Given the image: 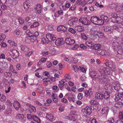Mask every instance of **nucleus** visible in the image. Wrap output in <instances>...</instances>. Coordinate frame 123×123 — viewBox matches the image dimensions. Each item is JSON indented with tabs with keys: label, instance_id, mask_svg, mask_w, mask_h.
<instances>
[{
	"label": "nucleus",
	"instance_id": "f257e3e1",
	"mask_svg": "<svg viewBox=\"0 0 123 123\" xmlns=\"http://www.w3.org/2000/svg\"><path fill=\"white\" fill-rule=\"evenodd\" d=\"M90 20L92 23L96 25H102L104 23L103 20L99 19L96 17H92L91 18Z\"/></svg>",
	"mask_w": 123,
	"mask_h": 123
},
{
	"label": "nucleus",
	"instance_id": "f03ea898",
	"mask_svg": "<svg viewBox=\"0 0 123 123\" xmlns=\"http://www.w3.org/2000/svg\"><path fill=\"white\" fill-rule=\"evenodd\" d=\"M78 18L76 17L71 18L68 21V24L70 26H73L74 27L78 25Z\"/></svg>",
	"mask_w": 123,
	"mask_h": 123
},
{
	"label": "nucleus",
	"instance_id": "7ed1b4c3",
	"mask_svg": "<svg viewBox=\"0 0 123 123\" xmlns=\"http://www.w3.org/2000/svg\"><path fill=\"white\" fill-rule=\"evenodd\" d=\"M91 108L87 106L81 109V111L84 115H90L92 113Z\"/></svg>",
	"mask_w": 123,
	"mask_h": 123
},
{
	"label": "nucleus",
	"instance_id": "20e7f679",
	"mask_svg": "<svg viewBox=\"0 0 123 123\" xmlns=\"http://www.w3.org/2000/svg\"><path fill=\"white\" fill-rule=\"evenodd\" d=\"M96 79L98 80L99 83L101 84L106 83L107 82V79L103 75L98 76L96 78Z\"/></svg>",
	"mask_w": 123,
	"mask_h": 123
},
{
	"label": "nucleus",
	"instance_id": "39448f33",
	"mask_svg": "<svg viewBox=\"0 0 123 123\" xmlns=\"http://www.w3.org/2000/svg\"><path fill=\"white\" fill-rule=\"evenodd\" d=\"M27 118L29 119H33L38 123H39L40 122V119L35 115L27 114Z\"/></svg>",
	"mask_w": 123,
	"mask_h": 123
},
{
	"label": "nucleus",
	"instance_id": "423d86ee",
	"mask_svg": "<svg viewBox=\"0 0 123 123\" xmlns=\"http://www.w3.org/2000/svg\"><path fill=\"white\" fill-rule=\"evenodd\" d=\"M79 22L80 23L85 25H89L90 23V21L86 17L80 18L79 20Z\"/></svg>",
	"mask_w": 123,
	"mask_h": 123
},
{
	"label": "nucleus",
	"instance_id": "0eeeda50",
	"mask_svg": "<svg viewBox=\"0 0 123 123\" xmlns=\"http://www.w3.org/2000/svg\"><path fill=\"white\" fill-rule=\"evenodd\" d=\"M43 8L42 5L40 4H38L35 6L34 10L37 13L39 14L41 13L42 10Z\"/></svg>",
	"mask_w": 123,
	"mask_h": 123
},
{
	"label": "nucleus",
	"instance_id": "6e6552de",
	"mask_svg": "<svg viewBox=\"0 0 123 123\" xmlns=\"http://www.w3.org/2000/svg\"><path fill=\"white\" fill-rule=\"evenodd\" d=\"M84 92L86 97L89 98L92 95L93 92L92 89L90 88L88 90L84 91Z\"/></svg>",
	"mask_w": 123,
	"mask_h": 123
},
{
	"label": "nucleus",
	"instance_id": "1a4fd4ad",
	"mask_svg": "<svg viewBox=\"0 0 123 123\" xmlns=\"http://www.w3.org/2000/svg\"><path fill=\"white\" fill-rule=\"evenodd\" d=\"M46 37L48 41L50 42L54 41L56 39V37L53 34H47L46 35Z\"/></svg>",
	"mask_w": 123,
	"mask_h": 123
},
{
	"label": "nucleus",
	"instance_id": "9d476101",
	"mask_svg": "<svg viewBox=\"0 0 123 123\" xmlns=\"http://www.w3.org/2000/svg\"><path fill=\"white\" fill-rule=\"evenodd\" d=\"M15 117L16 119H19L23 122L25 121L26 119V117H25L24 115L23 114H17Z\"/></svg>",
	"mask_w": 123,
	"mask_h": 123
},
{
	"label": "nucleus",
	"instance_id": "9b49d317",
	"mask_svg": "<svg viewBox=\"0 0 123 123\" xmlns=\"http://www.w3.org/2000/svg\"><path fill=\"white\" fill-rule=\"evenodd\" d=\"M32 34L30 39L31 42H33L37 39L39 34L38 32L36 31L34 33H32Z\"/></svg>",
	"mask_w": 123,
	"mask_h": 123
},
{
	"label": "nucleus",
	"instance_id": "f8f14e48",
	"mask_svg": "<svg viewBox=\"0 0 123 123\" xmlns=\"http://www.w3.org/2000/svg\"><path fill=\"white\" fill-rule=\"evenodd\" d=\"M112 44L113 48L114 50L117 51L120 49L119 44L117 42H113Z\"/></svg>",
	"mask_w": 123,
	"mask_h": 123
},
{
	"label": "nucleus",
	"instance_id": "ddd939ff",
	"mask_svg": "<svg viewBox=\"0 0 123 123\" xmlns=\"http://www.w3.org/2000/svg\"><path fill=\"white\" fill-rule=\"evenodd\" d=\"M46 117L47 119L51 121L55 120L56 119L55 117H54L52 114L49 113H46Z\"/></svg>",
	"mask_w": 123,
	"mask_h": 123
},
{
	"label": "nucleus",
	"instance_id": "4468645a",
	"mask_svg": "<svg viewBox=\"0 0 123 123\" xmlns=\"http://www.w3.org/2000/svg\"><path fill=\"white\" fill-rule=\"evenodd\" d=\"M109 110V108L107 107L103 108L101 111V113L104 115L105 117H106L108 114Z\"/></svg>",
	"mask_w": 123,
	"mask_h": 123
},
{
	"label": "nucleus",
	"instance_id": "2eb2a0df",
	"mask_svg": "<svg viewBox=\"0 0 123 123\" xmlns=\"http://www.w3.org/2000/svg\"><path fill=\"white\" fill-rule=\"evenodd\" d=\"M90 103L92 105L93 109L96 110L99 105L98 102L94 100H92L90 101Z\"/></svg>",
	"mask_w": 123,
	"mask_h": 123
},
{
	"label": "nucleus",
	"instance_id": "dca6fc26",
	"mask_svg": "<svg viewBox=\"0 0 123 123\" xmlns=\"http://www.w3.org/2000/svg\"><path fill=\"white\" fill-rule=\"evenodd\" d=\"M12 53V56L13 59L17 58L19 55V53L18 51L17 50L14 49L11 51Z\"/></svg>",
	"mask_w": 123,
	"mask_h": 123
},
{
	"label": "nucleus",
	"instance_id": "f3484780",
	"mask_svg": "<svg viewBox=\"0 0 123 123\" xmlns=\"http://www.w3.org/2000/svg\"><path fill=\"white\" fill-rule=\"evenodd\" d=\"M65 41L67 44L69 45L74 44L75 42L74 40L71 37L66 38Z\"/></svg>",
	"mask_w": 123,
	"mask_h": 123
},
{
	"label": "nucleus",
	"instance_id": "a211bd4d",
	"mask_svg": "<svg viewBox=\"0 0 123 123\" xmlns=\"http://www.w3.org/2000/svg\"><path fill=\"white\" fill-rule=\"evenodd\" d=\"M13 105L14 108L17 110H18L21 107L20 104L17 101H15L13 103Z\"/></svg>",
	"mask_w": 123,
	"mask_h": 123
},
{
	"label": "nucleus",
	"instance_id": "6ab92c4d",
	"mask_svg": "<svg viewBox=\"0 0 123 123\" xmlns=\"http://www.w3.org/2000/svg\"><path fill=\"white\" fill-rule=\"evenodd\" d=\"M99 28L97 26H93L91 29V31L92 33H93L95 35L96 34H97L99 31Z\"/></svg>",
	"mask_w": 123,
	"mask_h": 123
},
{
	"label": "nucleus",
	"instance_id": "aec40b11",
	"mask_svg": "<svg viewBox=\"0 0 123 123\" xmlns=\"http://www.w3.org/2000/svg\"><path fill=\"white\" fill-rule=\"evenodd\" d=\"M78 24V25L74 27L75 30L78 32H81L83 31L84 29V27L82 26L79 25Z\"/></svg>",
	"mask_w": 123,
	"mask_h": 123
},
{
	"label": "nucleus",
	"instance_id": "412c9836",
	"mask_svg": "<svg viewBox=\"0 0 123 123\" xmlns=\"http://www.w3.org/2000/svg\"><path fill=\"white\" fill-rule=\"evenodd\" d=\"M30 1L29 0H27L24 2L23 3L24 8L25 11H27L29 7H30V5L29 4Z\"/></svg>",
	"mask_w": 123,
	"mask_h": 123
},
{
	"label": "nucleus",
	"instance_id": "4be33fe9",
	"mask_svg": "<svg viewBox=\"0 0 123 123\" xmlns=\"http://www.w3.org/2000/svg\"><path fill=\"white\" fill-rule=\"evenodd\" d=\"M64 43V41L62 39L58 38L55 41V44L57 46L63 44Z\"/></svg>",
	"mask_w": 123,
	"mask_h": 123
},
{
	"label": "nucleus",
	"instance_id": "5701e85b",
	"mask_svg": "<svg viewBox=\"0 0 123 123\" xmlns=\"http://www.w3.org/2000/svg\"><path fill=\"white\" fill-rule=\"evenodd\" d=\"M26 109L27 111L30 113H34L36 111V107L33 106L30 108H27Z\"/></svg>",
	"mask_w": 123,
	"mask_h": 123
},
{
	"label": "nucleus",
	"instance_id": "b1692460",
	"mask_svg": "<svg viewBox=\"0 0 123 123\" xmlns=\"http://www.w3.org/2000/svg\"><path fill=\"white\" fill-rule=\"evenodd\" d=\"M97 74L95 72L91 71H90L89 73L90 77L94 80L96 79V78L98 76L96 77Z\"/></svg>",
	"mask_w": 123,
	"mask_h": 123
},
{
	"label": "nucleus",
	"instance_id": "393cba45",
	"mask_svg": "<svg viewBox=\"0 0 123 123\" xmlns=\"http://www.w3.org/2000/svg\"><path fill=\"white\" fill-rule=\"evenodd\" d=\"M123 18H121V17L118 16L116 18L115 20H113L112 22L113 23H120L123 21Z\"/></svg>",
	"mask_w": 123,
	"mask_h": 123
},
{
	"label": "nucleus",
	"instance_id": "a878e982",
	"mask_svg": "<svg viewBox=\"0 0 123 123\" xmlns=\"http://www.w3.org/2000/svg\"><path fill=\"white\" fill-rule=\"evenodd\" d=\"M67 28L63 25H61L58 26L57 28V30L58 31H65L67 30Z\"/></svg>",
	"mask_w": 123,
	"mask_h": 123
},
{
	"label": "nucleus",
	"instance_id": "bb28decb",
	"mask_svg": "<svg viewBox=\"0 0 123 123\" xmlns=\"http://www.w3.org/2000/svg\"><path fill=\"white\" fill-rule=\"evenodd\" d=\"M0 65L2 67L3 69H6L8 68V66L7 63L4 61L2 62H0Z\"/></svg>",
	"mask_w": 123,
	"mask_h": 123
},
{
	"label": "nucleus",
	"instance_id": "cd10ccee",
	"mask_svg": "<svg viewBox=\"0 0 123 123\" xmlns=\"http://www.w3.org/2000/svg\"><path fill=\"white\" fill-rule=\"evenodd\" d=\"M104 35V34L103 33L98 31V33H97V34H96L95 35H94L93 36L94 37V39H95L96 38L97 36H98V37L102 38L103 37Z\"/></svg>",
	"mask_w": 123,
	"mask_h": 123
},
{
	"label": "nucleus",
	"instance_id": "c85d7f7f",
	"mask_svg": "<svg viewBox=\"0 0 123 123\" xmlns=\"http://www.w3.org/2000/svg\"><path fill=\"white\" fill-rule=\"evenodd\" d=\"M110 96V92H108L105 91L104 94H103V99H107L109 98Z\"/></svg>",
	"mask_w": 123,
	"mask_h": 123
},
{
	"label": "nucleus",
	"instance_id": "c756f323",
	"mask_svg": "<svg viewBox=\"0 0 123 123\" xmlns=\"http://www.w3.org/2000/svg\"><path fill=\"white\" fill-rule=\"evenodd\" d=\"M112 86L115 90L117 91H118L120 89V83L118 82L116 83L115 85H113Z\"/></svg>",
	"mask_w": 123,
	"mask_h": 123
},
{
	"label": "nucleus",
	"instance_id": "7c9ffc66",
	"mask_svg": "<svg viewBox=\"0 0 123 123\" xmlns=\"http://www.w3.org/2000/svg\"><path fill=\"white\" fill-rule=\"evenodd\" d=\"M103 94L96 93L95 94V98L98 99H103Z\"/></svg>",
	"mask_w": 123,
	"mask_h": 123
},
{
	"label": "nucleus",
	"instance_id": "2f4dec72",
	"mask_svg": "<svg viewBox=\"0 0 123 123\" xmlns=\"http://www.w3.org/2000/svg\"><path fill=\"white\" fill-rule=\"evenodd\" d=\"M104 29L105 32H109L110 33H111L112 32L111 31V27L108 26H105L104 27Z\"/></svg>",
	"mask_w": 123,
	"mask_h": 123
},
{
	"label": "nucleus",
	"instance_id": "473e14b6",
	"mask_svg": "<svg viewBox=\"0 0 123 123\" xmlns=\"http://www.w3.org/2000/svg\"><path fill=\"white\" fill-rule=\"evenodd\" d=\"M114 106L118 108L122 107L123 106V103L121 102H117L114 104Z\"/></svg>",
	"mask_w": 123,
	"mask_h": 123
},
{
	"label": "nucleus",
	"instance_id": "72a5a7b5",
	"mask_svg": "<svg viewBox=\"0 0 123 123\" xmlns=\"http://www.w3.org/2000/svg\"><path fill=\"white\" fill-rule=\"evenodd\" d=\"M102 70L103 72L104 73L105 75H109L110 74V72L109 71L108 68H103L102 69Z\"/></svg>",
	"mask_w": 123,
	"mask_h": 123
},
{
	"label": "nucleus",
	"instance_id": "f704fd0d",
	"mask_svg": "<svg viewBox=\"0 0 123 123\" xmlns=\"http://www.w3.org/2000/svg\"><path fill=\"white\" fill-rule=\"evenodd\" d=\"M117 5L114 3L110 4L107 6L108 7V8H110L111 9H113L115 8H117Z\"/></svg>",
	"mask_w": 123,
	"mask_h": 123
},
{
	"label": "nucleus",
	"instance_id": "c9c22d12",
	"mask_svg": "<svg viewBox=\"0 0 123 123\" xmlns=\"http://www.w3.org/2000/svg\"><path fill=\"white\" fill-rule=\"evenodd\" d=\"M101 45L98 44H94L93 47V49L94 50H97L100 48Z\"/></svg>",
	"mask_w": 123,
	"mask_h": 123
},
{
	"label": "nucleus",
	"instance_id": "e433bc0d",
	"mask_svg": "<svg viewBox=\"0 0 123 123\" xmlns=\"http://www.w3.org/2000/svg\"><path fill=\"white\" fill-rule=\"evenodd\" d=\"M21 49L22 50L24 51H26L28 50V48L24 45H22L20 46Z\"/></svg>",
	"mask_w": 123,
	"mask_h": 123
},
{
	"label": "nucleus",
	"instance_id": "4c0bfd02",
	"mask_svg": "<svg viewBox=\"0 0 123 123\" xmlns=\"http://www.w3.org/2000/svg\"><path fill=\"white\" fill-rule=\"evenodd\" d=\"M111 16L112 17V18H111V21L112 22L113 20H115V19H116L118 16L117 14L114 12H113L111 13Z\"/></svg>",
	"mask_w": 123,
	"mask_h": 123
},
{
	"label": "nucleus",
	"instance_id": "58836bf2",
	"mask_svg": "<svg viewBox=\"0 0 123 123\" xmlns=\"http://www.w3.org/2000/svg\"><path fill=\"white\" fill-rule=\"evenodd\" d=\"M114 100L116 101H118L119 100H121V98L119 94H116L115 96Z\"/></svg>",
	"mask_w": 123,
	"mask_h": 123
},
{
	"label": "nucleus",
	"instance_id": "ea45409f",
	"mask_svg": "<svg viewBox=\"0 0 123 123\" xmlns=\"http://www.w3.org/2000/svg\"><path fill=\"white\" fill-rule=\"evenodd\" d=\"M39 24L37 22H34L33 24L31 25L30 27L31 28H33L36 27L39 25Z\"/></svg>",
	"mask_w": 123,
	"mask_h": 123
},
{
	"label": "nucleus",
	"instance_id": "a19ab883",
	"mask_svg": "<svg viewBox=\"0 0 123 123\" xmlns=\"http://www.w3.org/2000/svg\"><path fill=\"white\" fill-rule=\"evenodd\" d=\"M8 43H10L11 45L13 46H16L17 45V44L15 43V42L13 41H12L10 40H8L7 41Z\"/></svg>",
	"mask_w": 123,
	"mask_h": 123
},
{
	"label": "nucleus",
	"instance_id": "79ce46f5",
	"mask_svg": "<svg viewBox=\"0 0 123 123\" xmlns=\"http://www.w3.org/2000/svg\"><path fill=\"white\" fill-rule=\"evenodd\" d=\"M105 52V50L100 49L98 50L97 53L101 55H104Z\"/></svg>",
	"mask_w": 123,
	"mask_h": 123
},
{
	"label": "nucleus",
	"instance_id": "37998d69",
	"mask_svg": "<svg viewBox=\"0 0 123 123\" xmlns=\"http://www.w3.org/2000/svg\"><path fill=\"white\" fill-rule=\"evenodd\" d=\"M114 119L113 117H111L109 119L108 121L105 122V123H113L114 122Z\"/></svg>",
	"mask_w": 123,
	"mask_h": 123
},
{
	"label": "nucleus",
	"instance_id": "c03bdc74",
	"mask_svg": "<svg viewBox=\"0 0 123 123\" xmlns=\"http://www.w3.org/2000/svg\"><path fill=\"white\" fill-rule=\"evenodd\" d=\"M59 83L58 85V86L60 88V90H62L63 89V87L65 85L63 83L61 82L60 81H59Z\"/></svg>",
	"mask_w": 123,
	"mask_h": 123
},
{
	"label": "nucleus",
	"instance_id": "a18cd8bd",
	"mask_svg": "<svg viewBox=\"0 0 123 123\" xmlns=\"http://www.w3.org/2000/svg\"><path fill=\"white\" fill-rule=\"evenodd\" d=\"M12 109L10 108H7L6 110V112L7 114H11L13 112Z\"/></svg>",
	"mask_w": 123,
	"mask_h": 123
},
{
	"label": "nucleus",
	"instance_id": "49530a36",
	"mask_svg": "<svg viewBox=\"0 0 123 123\" xmlns=\"http://www.w3.org/2000/svg\"><path fill=\"white\" fill-rule=\"evenodd\" d=\"M92 42L90 41H87L86 42V45L89 47L92 46Z\"/></svg>",
	"mask_w": 123,
	"mask_h": 123
},
{
	"label": "nucleus",
	"instance_id": "de8ad7c7",
	"mask_svg": "<svg viewBox=\"0 0 123 123\" xmlns=\"http://www.w3.org/2000/svg\"><path fill=\"white\" fill-rule=\"evenodd\" d=\"M26 33L27 35L29 36L28 37L29 38V39H30L31 37L32 36V33L29 30H27L26 31Z\"/></svg>",
	"mask_w": 123,
	"mask_h": 123
},
{
	"label": "nucleus",
	"instance_id": "09e8293b",
	"mask_svg": "<svg viewBox=\"0 0 123 123\" xmlns=\"http://www.w3.org/2000/svg\"><path fill=\"white\" fill-rule=\"evenodd\" d=\"M100 18L102 19L103 18L104 20H106V21H108L109 20L108 17L107 16L102 15L100 16Z\"/></svg>",
	"mask_w": 123,
	"mask_h": 123
},
{
	"label": "nucleus",
	"instance_id": "8fccbe9b",
	"mask_svg": "<svg viewBox=\"0 0 123 123\" xmlns=\"http://www.w3.org/2000/svg\"><path fill=\"white\" fill-rule=\"evenodd\" d=\"M104 63L105 66L107 67H110V63L108 59H105V60Z\"/></svg>",
	"mask_w": 123,
	"mask_h": 123
},
{
	"label": "nucleus",
	"instance_id": "3c124183",
	"mask_svg": "<svg viewBox=\"0 0 123 123\" xmlns=\"http://www.w3.org/2000/svg\"><path fill=\"white\" fill-rule=\"evenodd\" d=\"M4 74L5 76L6 77H9L12 75V73L9 72H5Z\"/></svg>",
	"mask_w": 123,
	"mask_h": 123
},
{
	"label": "nucleus",
	"instance_id": "603ef678",
	"mask_svg": "<svg viewBox=\"0 0 123 123\" xmlns=\"http://www.w3.org/2000/svg\"><path fill=\"white\" fill-rule=\"evenodd\" d=\"M6 37L5 35L3 34H1L0 35V41L4 40L6 38Z\"/></svg>",
	"mask_w": 123,
	"mask_h": 123
},
{
	"label": "nucleus",
	"instance_id": "864d4df0",
	"mask_svg": "<svg viewBox=\"0 0 123 123\" xmlns=\"http://www.w3.org/2000/svg\"><path fill=\"white\" fill-rule=\"evenodd\" d=\"M98 91L100 92H104V89L102 87L99 86L98 87Z\"/></svg>",
	"mask_w": 123,
	"mask_h": 123
},
{
	"label": "nucleus",
	"instance_id": "5fc2aeb1",
	"mask_svg": "<svg viewBox=\"0 0 123 123\" xmlns=\"http://www.w3.org/2000/svg\"><path fill=\"white\" fill-rule=\"evenodd\" d=\"M5 106L3 104L0 103V110H3L5 109Z\"/></svg>",
	"mask_w": 123,
	"mask_h": 123
},
{
	"label": "nucleus",
	"instance_id": "6e6d98bb",
	"mask_svg": "<svg viewBox=\"0 0 123 123\" xmlns=\"http://www.w3.org/2000/svg\"><path fill=\"white\" fill-rule=\"evenodd\" d=\"M68 31L73 34H75L76 32L75 30L72 28H69Z\"/></svg>",
	"mask_w": 123,
	"mask_h": 123
},
{
	"label": "nucleus",
	"instance_id": "4d7b16f0",
	"mask_svg": "<svg viewBox=\"0 0 123 123\" xmlns=\"http://www.w3.org/2000/svg\"><path fill=\"white\" fill-rule=\"evenodd\" d=\"M18 20L20 24L21 25H23L24 22V19L22 18H19Z\"/></svg>",
	"mask_w": 123,
	"mask_h": 123
},
{
	"label": "nucleus",
	"instance_id": "13d9d810",
	"mask_svg": "<svg viewBox=\"0 0 123 123\" xmlns=\"http://www.w3.org/2000/svg\"><path fill=\"white\" fill-rule=\"evenodd\" d=\"M81 36L83 40H86L87 39V38L85 34L84 33L82 34Z\"/></svg>",
	"mask_w": 123,
	"mask_h": 123
},
{
	"label": "nucleus",
	"instance_id": "bf43d9fd",
	"mask_svg": "<svg viewBox=\"0 0 123 123\" xmlns=\"http://www.w3.org/2000/svg\"><path fill=\"white\" fill-rule=\"evenodd\" d=\"M21 32V31L18 30H16L14 31V32L17 35H19Z\"/></svg>",
	"mask_w": 123,
	"mask_h": 123
},
{
	"label": "nucleus",
	"instance_id": "052dcab7",
	"mask_svg": "<svg viewBox=\"0 0 123 123\" xmlns=\"http://www.w3.org/2000/svg\"><path fill=\"white\" fill-rule=\"evenodd\" d=\"M9 69L10 71H11L12 72L14 70V68L12 64H11L10 65V66L9 68Z\"/></svg>",
	"mask_w": 123,
	"mask_h": 123
},
{
	"label": "nucleus",
	"instance_id": "680f3d73",
	"mask_svg": "<svg viewBox=\"0 0 123 123\" xmlns=\"http://www.w3.org/2000/svg\"><path fill=\"white\" fill-rule=\"evenodd\" d=\"M80 47L83 49H87V47L84 44H81L80 45Z\"/></svg>",
	"mask_w": 123,
	"mask_h": 123
},
{
	"label": "nucleus",
	"instance_id": "e2e57ef3",
	"mask_svg": "<svg viewBox=\"0 0 123 123\" xmlns=\"http://www.w3.org/2000/svg\"><path fill=\"white\" fill-rule=\"evenodd\" d=\"M42 42L43 43H47L48 42V40L46 39L45 38L43 37L42 38Z\"/></svg>",
	"mask_w": 123,
	"mask_h": 123
},
{
	"label": "nucleus",
	"instance_id": "0e129e2a",
	"mask_svg": "<svg viewBox=\"0 0 123 123\" xmlns=\"http://www.w3.org/2000/svg\"><path fill=\"white\" fill-rule=\"evenodd\" d=\"M6 104L9 106H11L12 105V103L10 101L9 99H7L6 102Z\"/></svg>",
	"mask_w": 123,
	"mask_h": 123
},
{
	"label": "nucleus",
	"instance_id": "69168bd1",
	"mask_svg": "<svg viewBox=\"0 0 123 123\" xmlns=\"http://www.w3.org/2000/svg\"><path fill=\"white\" fill-rule=\"evenodd\" d=\"M6 97L4 95H2L1 98H0V100L2 102H5L6 100Z\"/></svg>",
	"mask_w": 123,
	"mask_h": 123
},
{
	"label": "nucleus",
	"instance_id": "338daca9",
	"mask_svg": "<svg viewBox=\"0 0 123 123\" xmlns=\"http://www.w3.org/2000/svg\"><path fill=\"white\" fill-rule=\"evenodd\" d=\"M48 51H43L42 52V54L44 56H45L47 55H48V56H49V53H48Z\"/></svg>",
	"mask_w": 123,
	"mask_h": 123
},
{
	"label": "nucleus",
	"instance_id": "774afa93",
	"mask_svg": "<svg viewBox=\"0 0 123 123\" xmlns=\"http://www.w3.org/2000/svg\"><path fill=\"white\" fill-rule=\"evenodd\" d=\"M83 97V94L81 93H79L78 95L77 98L79 100H81Z\"/></svg>",
	"mask_w": 123,
	"mask_h": 123
}]
</instances>
